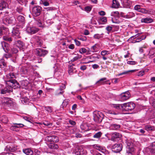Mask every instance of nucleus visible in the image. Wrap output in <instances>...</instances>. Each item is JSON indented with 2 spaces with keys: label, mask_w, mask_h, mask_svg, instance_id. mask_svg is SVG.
Returning a JSON list of instances; mask_svg holds the SVG:
<instances>
[{
  "label": "nucleus",
  "mask_w": 155,
  "mask_h": 155,
  "mask_svg": "<svg viewBox=\"0 0 155 155\" xmlns=\"http://www.w3.org/2000/svg\"><path fill=\"white\" fill-rule=\"evenodd\" d=\"M103 35V33L101 34H95L94 35V37L95 39H99L103 37L102 35Z\"/></svg>",
  "instance_id": "nucleus-47"
},
{
  "label": "nucleus",
  "mask_w": 155,
  "mask_h": 155,
  "mask_svg": "<svg viewBox=\"0 0 155 155\" xmlns=\"http://www.w3.org/2000/svg\"><path fill=\"white\" fill-rule=\"evenodd\" d=\"M42 10L41 7L39 6L34 7L32 9V13L33 16L35 17L39 15Z\"/></svg>",
  "instance_id": "nucleus-6"
},
{
  "label": "nucleus",
  "mask_w": 155,
  "mask_h": 155,
  "mask_svg": "<svg viewBox=\"0 0 155 155\" xmlns=\"http://www.w3.org/2000/svg\"><path fill=\"white\" fill-rule=\"evenodd\" d=\"M149 102L155 108V99L151 97L150 99Z\"/></svg>",
  "instance_id": "nucleus-45"
},
{
  "label": "nucleus",
  "mask_w": 155,
  "mask_h": 155,
  "mask_svg": "<svg viewBox=\"0 0 155 155\" xmlns=\"http://www.w3.org/2000/svg\"><path fill=\"white\" fill-rule=\"evenodd\" d=\"M101 55L104 56L106 55H107L109 54V52L108 51L103 50L101 51Z\"/></svg>",
  "instance_id": "nucleus-52"
},
{
  "label": "nucleus",
  "mask_w": 155,
  "mask_h": 155,
  "mask_svg": "<svg viewBox=\"0 0 155 155\" xmlns=\"http://www.w3.org/2000/svg\"><path fill=\"white\" fill-rule=\"evenodd\" d=\"M153 19L149 18H142L141 19V22L147 23H150L153 22Z\"/></svg>",
  "instance_id": "nucleus-31"
},
{
  "label": "nucleus",
  "mask_w": 155,
  "mask_h": 155,
  "mask_svg": "<svg viewBox=\"0 0 155 155\" xmlns=\"http://www.w3.org/2000/svg\"><path fill=\"white\" fill-rule=\"evenodd\" d=\"M45 109L49 113H51L52 111V109L51 107H45Z\"/></svg>",
  "instance_id": "nucleus-51"
},
{
  "label": "nucleus",
  "mask_w": 155,
  "mask_h": 155,
  "mask_svg": "<svg viewBox=\"0 0 155 155\" xmlns=\"http://www.w3.org/2000/svg\"><path fill=\"white\" fill-rule=\"evenodd\" d=\"M99 49V45L98 44H96L92 46L91 48V51L92 52H95L97 51Z\"/></svg>",
  "instance_id": "nucleus-22"
},
{
  "label": "nucleus",
  "mask_w": 155,
  "mask_h": 155,
  "mask_svg": "<svg viewBox=\"0 0 155 155\" xmlns=\"http://www.w3.org/2000/svg\"><path fill=\"white\" fill-rule=\"evenodd\" d=\"M0 64H1V66L0 67L1 68H3L5 66L6 64V63L3 60V59H2L1 61H0Z\"/></svg>",
  "instance_id": "nucleus-62"
},
{
  "label": "nucleus",
  "mask_w": 155,
  "mask_h": 155,
  "mask_svg": "<svg viewBox=\"0 0 155 155\" xmlns=\"http://www.w3.org/2000/svg\"><path fill=\"white\" fill-rule=\"evenodd\" d=\"M122 146L121 144L117 143L112 146L111 150L114 152L118 153L122 150Z\"/></svg>",
  "instance_id": "nucleus-7"
},
{
  "label": "nucleus",
  "mask_w": 155,
  "mask_h": 155,
  "mask_svg": "<svg viewBox=\"0 0 155 155\" xmlns=\"http://www.w3.org/2000/svg\"><path fill=\"white\" fill-rule=\"evenodd\" d=\"M21 100L23 104H26L28 102V99L27 97H25L23 98H21Z\"/></svg>",
  "instance_id": "nucleus-50"
},
{
  "label": "nucleus",
  "mask_w": 155,
  "mask_h": 155,
  "mask_svg": "<svg viewBox=\"0 0 155 155\" xmlns=\"http://www.w3.org/2000/svg\"><path fill=\"white\" fill-rule=\"evenodd\" d=\"M41 124H43L45 126H52V124L51 123H49L48 121H45Z\"/></svg>",
  "instance_id": "nucleus-53"
},
{
  "label": "nucleus",
  "mask_w": 155,
  "mask_h": 155,
  "mask_svg": "<svg viewBox=\"0 0 155 155\" xmlns=\"http://www.w3.org/2000/svg\"><path fill=\"white\" fill-rule=\"evenodd\" d=\"M107 79L105 77L101 78L96 82V84L98 86L107 84V82L109 81V80H107Z\"/></svg>",
  "instance_id": "nucleus-18"
},
{
  "label": "nucleus",
  "mask_w": 155,
  "mask_h": 155,
  "mask_svg": "<svg viewBox=\"0 0 155 155\" xmlns=\"http://www.w3.org/2000/svg\"><path fill=\"white\" fill-rule=\"evenodd\" d=\"M105 112L107 113L114 115H117L119 114L118 112L110 110H106Z\"/></svg>",
  "instance_id": "nucleus-39"
},
{
  "label": "nucleus",
  "mask_w": 155,
  "mask_h": 155,
  "mask_svg": "<svg viewBox=\"0 0 155 155\" xmlns=\"http://www.w3.org/2000/svg\"><path fill=\"white\" fill-rule=\"evenodd\" d=\"M141 7V5H137L134 6V9L135 10H137L138 12H139V11L140 10Z\"/></svg>",
  "instance_id": "nucleus-60"
},
{
  "label": "nucleus",
  "mask_w": 155,
  "mask_h": 155,
  "mask_svg": "<svg viewBox=\"0 0 155 155\" xmlns=\"http://www.w3.org/2000/svg\"><path fill=\"white\" fill-rule=\"evenodd\" d=\"M3 39L5 40L8 41V42H11L12 41V39L11 38L7 37H6L4 36L3 37Z\"/></svg>",
  "instance_id": "nucleus-61"
},
{
  "label": "nucleus",
  "mask_w": 155,
  "mask_h": 155,
  "mask_svg": "<svg viewBox=\"0 0 155 155\" xmlns=\"http://www.w3.org/2000/svg\"><path fill=\"white\" fill-rule=\"evenodd\" d=\"M3 22L6 25L14 24L15 23L14 18L13 17H6L4 19Z\"/></svg>",
  "instance_id": "nucleus-9"
},
{
  "label": "nucleus",
  "mask_w": 155,
  "mask_h": 155,
  "mask_svg": "<svg viewBox=\"0 0 155 155\" xmlns=\"http://www.w3.org/2000/svg\"><path fill=\"white\" fill-rule=\"evenodd\" d=\"M3 106L5 108L12 106L13 105V102L11 99L8 97H5L3 100Z\"/></svg>",
  "instance_id": "nucleus-5"
},
{
  "label": "nucleus",
  "mask_w": 155,
  "mask_h": 155,
  "mask_svg": "<svg viewBox=\"0 0 155 155\" xmlns=\"http://www.w3.org/2000/svg\"><path fill=\"white\" fill-rule=\"evenodd\" d=\"M8 6V4L6 2H3L0 4V10H2L3 9L7 7Z\"/></svg>",
  "instance_id": "nucleus-40"
},
{
  "label": "nucleus",
  "mask_w": 155,
  "mask_h": 155,
  "mask_svg": "<svg viewBox=\"0 0 155 155\" xmlns=\"http://www.w3.org/2000/svg\"><path fill=\"white\" fill-rule=\"evenodd\" d=\"M40 3L45 6L49 5L50 3H52V0H41Z\"/></svg>",
  "instance_id": "nucleus-21"
},
{
  "label": "nucleus",
  "mask_w": 155,
  "mask_h": 155,
  "mask_svg": "<svg viewBox=\"0 0 155 155\" xmlns=\"http://www.w3.org/2000/svg\"><path fill=\"white\" fill-rule=\"evenodd\" d=\"M154 52L153 50H150L149 52V54L148 55V57L150 58H153V55L154 54Z\"/></svg>",
  "instance_id": "nucleus-49"
},
{
  "label": "nucleus",
  "mask_w": 155,
  "mask_h": 155,
  "mask_svg": "<svg viewBox=\"0 0 155 155\" xmlns=\"http://www.w3.org/2000/svg\"><path fill=\"white\" fill-rule=\"evenodd\" d=\"M1 44L3 50L7 53L4 54V57L6 59L11 58L12 56V54L8 53L9 50V46L8 44L4 41L2 42Z\"/></svg>",
  "instance_id": "nucleus-3"
},
{
  "label": "nucleus",
  "mask_w": 155,
  "mask_h": 155,
  "mask_svg": "<svg viewBox=\"0 0 155 155\" xmlns=\"http://www.w3.org/2000/svg\"><path fill=\"white\" fill-rule=\"evenodd\" d=\"M68 100H64L62 103L63 107H65L68 105Z\"/></svg>",
  "instance_id": "nucleus-58"
},
{
  "label": "nucleus",
  "mask_w": 155,
  "mask_h": 155,
  "mask_svg": "<svg viewBox=\"0 0 155 155\" xmlns=\"http://www.w3.org/2000/svg\"><path fill=\"white\" fill-rule=\"evenodd\" d=\"M44 9L47 11H53L55 10V8L53 7H45Z\"/></svg>",
  "instance_id": "nucleus-57"
},
{
  "label": "nucleus",
  "mask_w": 155,
  "mask_h": 155,
  "mask_svg": "<svg viewBox=\"0 0 155 155\" xmlns=\"http://www.w3.org/2000/svg\"><path fill=\"white\" fill-rule=\"evenodd\" d=\"M81 56L80 55H77L76 57H74L71 61L72 62H74L77 60L80 59L81 58Z\"/></svg>",
  "instance_id": "nucleus-55"
},
{
  "label": "nucleus",
  "mask_w": 155,
  "mask_h": 155,
  "mask_svg": "<svg viewBox=\"0 0 155 155\" xmlns=\"http://www.w3.org/2000/svg\"><path fill=\"white\" fill-rule=\"evenodd\" d=\"M16 75L13 72H10L6 76V80H5L6 84V87L1 91V94H5L12 91L14 87H18V83L14 79L15 78Z\"/></svg>",
  "instance_id": "nucleus-1"
},
{
  "label": "nucleus",
  "mask_w": 155,
  "mask_h": 155,
  "mask_svg": "<svg viewBox=\"0 0 155 155\" xmlns=\"http://www.w3.org/2000/svg\"><path fill=\"white\" fill-rule=\"evenodd\" d=\"M102 134V133L101 132H99L94 135L93 137L95 138H99L101 137Z\"/></svg>",
  "instance_id": "nucleus-46"
},
{
  "label": "nucleus",
  "mask_w": 155,
  "mask_h": 155,
  "mask_svg": "<svg viewBox=\"0 0 155 155\" xmlns=\"http://www.w3.org/2000/svg\"><path fill=\"white\" fill-rule=\"evenodd\" d=\"M13 37L15 38H18L21 37L19 29L16 27L13 28L12 31Z\"/></svg>",
  "instance_id": "nucleus-12"
},
{
  "label": "nucleus",
  "mask_w": 155,
  "mask_h": 155,
  "mask_svg": "<svg viewBox=\"0 0 155 155\" xmlns=\"http://www.w3.org/2000/svg\"><path fill=\"white\" fill-rule=\"evenodd\" d=\"M36 53L40 56H44L48 53V51L45 50L41 48H37L36 51Z\"/></svg>",
  "instance_id": "nucleus-13"
},
{
  "label": "nucleus",
  "mask_w": 155,
  "mask_h": 155,
  "mask_svg": "<svg viewBox=\"0 0 155 155\" xmlns=\"http://www.w3.org/2000/svg\"><path fill=\"white\" fill-rule=\"evenodd\" d=\"M122 137V135L120 134L115 132L112 134L111 140L114 141H117Z\"/></svg>",
  "instance_id": "nucleus-8"
},
{
  "label": "nucleus",
  "mask_w": 155,
  "mask_h": 155,
  "mask_svg": "<svg viewBox=\"0 0 155 155\" xmlns=\"http://www.w3.org/2000/svg\"><path fill=\"white\" fill-rule=\"evenodd\" d=\"M135 15L133 12H129L126 15V18H130L134 16Z\"/></svg>",
  "instance_id": "nucleus-43"
},
{
  "label": "nucleus",
  "mask_w": 155,
  "mask_h": 155,
  "mask_svg": "<svg viewBox=\"0 0 155 155\" xmlns=\"http://www.w3.org/2000/svg\"><path fill=\"white\" fill-rule=\"evenodd\" d=\"M17 12L20 14H22L23 11V8L21 6H18L16 9Z\"/></svg>",
  "instance_id": "nucleus-42"
},
{
  "label": "nucleus",
  "mask_w": 155,
  "mask_h": 155,
  "mask_svg": "<svg viewBox=\"0 0 155 155\" xmlns=\"http://www.w3.org/2000/svg\"><path fill=\"white\" fill-rule=\"evenodd\" d=\"M139 12H141L143 14H150V11L146 10L144 8H140V10L139 11Z\"/></svg>",
  "instance_id": "nucleus-38"
},
{
  "label": "nucleus",
  "mask_w": 155,
  "mask_h": 155,
  "mask_svg": "<svg viewBox=\"0 0 155 155\" xmlns=\"http://www.w3.org/2000/svg\"><path fill=\"white\" fill-rule=\"evenodd\" d=\"M18 52L17 49L13 48L11 49V52L12 54H16Z\"/></svg>",
  "instance_id": "nucleus-59"
},
{
  "label": "nucleus",
  "mask_w": 155,
  "mask_h": 155,
  "mask_svg": "<svg viewBox=\"0 0 155 155\" xmlns=\"http://www.w3.org/2000/svg\"><path fill=\"white\" fill-rule=\"evenodd\" d=\"M28 69L25 66L21 67L20 69V72L22 76H23L24 75L28 74Z\"/></svg>",
  "instance_id": "nucleus-20"
},
{
  "label": "nucleus",
  "mask_w": 155,
  "mask_h": 155,
  "mask_svg": "<svg viewBox=\"0 0 155 155\" xmlns=\"http://www.w3.org/2000/svg\"><path fill=\"white\" fill-rule=\"evenodd\" d=\"M65 88V85L64 84H62V85L61 86H60L59 89L57 91L56 93V95H59L60 94H62L64 92V91H62Z\"/></svg>",
  "instance_id": "nucleus-25"
},
{
  "label": "nucleus",
  "mask_w": 155,
  "mask_h": 155,
  "mask_svg": "<svg viewBox=\"0 0 155 155\" xmlns=\"http://www.w3.org/2000/svg\"><path fill=\"white\" fill-rule=\"evenodd\" d=\"M83 132L87 131L89 130L90 129V127L87 123H83L80 126Z\"/></svg>",
  "instance_id": "nucleus-19"
},
{
  "label": "nucleus",
  "mask_w": 155,
  "mask_h": 155,
  "mask_svg": "<svg viewBox=\"0 0 155 155\" xmlns=\"http://www.w3.org/2000/svg\"><path fill=\"white\" fill-rule=\"evenodd\" d=\"M119 5V3L118 1L116 0H113L112 4V7L113 8H118Z\"/></svg>",
  "instance_id": "nucleus-34"
},
{
  "label": "nucleus",
  "mask_w": 155,
  "mask_h": 155,
  "mask_svg": "<svg viewBox=\"0 0 155 155\" xmlns=\"http://www.w3.org/2000/svg\"><path fill=\"white\" fill-rule=\"evenodd\" d=\"M15 43L16 46L20 49L22 48L24 45V44L23 42L22 41L19 40L16 41Z\"/></svg>",
  "instance_id": "nucleus-29"
},
{
  "label": "nucleus",
  "mask_w": 155,
  "mask_h": 155,
  "mask_svg": "<svg viewBox=\"0 0 155 155\" xmlns=\"http://www.w3.org/2000/svg\"><path fill=\"white\" fill-rule=\"evenodd\" d=\"M23 118L25 120L30 122H31V121H32L30 117H24Z\"/></svg>",
  "instance_id": "nucleus-64"
},
{
  "label": "nucleus",
  "mask_w": 155,
  "mask_h": 155,
  "mask_svg": "<svg viewBox=\"0 0 155 155\" xmlns=\"http://www.w3.org/2000/svg\"><path fill=\"white\" fill-rule=\"evenodd\" d=\"M26 31L28 33L34 34L37 32L39 31V29L34 26H28L27 27Z\"/></svg>",
  "instance_id": "nucleus-10"
},
{
  "label": "nucleus",
  "mask_w": 155,
  "mask_h": 155,
  "mask_svg": "<svg viewBox=\"0 0 155 155\" xmlns=\"http://www.w3.org/2000/svg\"><path fill=\"white\" fill-rule=\"evenodd\" d=\"M18 21L20 23L23 24L25 22V19L24 17L22 15H19L17 18Z\"/></svg>",
  "instance_id": "nucleus-35"
},
{
  "label": "nucleus",
  "mask_w": 155,
  "mask_h": 155,
  "mask_svg": "<svg viewBox=\"0 0 155 155\" xmlns=\"http://www.w3.org/2000/svg\"><path fill=\"white\" fill-rule=\"evenodd\" d=\"M151 147L148 148V149L151 154L155 153V141L153 142L150 145Z\"/></svg>",
  "instance_id": "nucleus-23"
},
{
  "label": "nucleus",
  "mask_w": 155,
  "mask_h": 155,
  "mask_svg": "<svg viewBox=\"0 0 155 155\" xmlns=\"http://www.w3.org/2000/svg\"><path fill=\"white\" fill-rule=\"evenodd\" d=\"M74 64L69 66L68 68V73L70 74H72L73 73L76 72V71L75 68H74Z\"/></svg>",
  "instance_id": "nucleus-27"
},
{
  "label": "nucleus",
  "mask_w": 155,
  "mask_h": 155,
  "mask_svg": "<svg viewBox=\"0 0 155 155\" xmlns=\"http://www.w3.org/2000/svg\"><path fill=\"white\" fill-rule=\"evenodd\" d=\"M93 117L94 121L97 123H99L102 121L104 117V115L100 111H95L94 112Z\"/></svg>",
  "instance_id": "nucleus-2"
},
{
  "label": "nucleus",
  "mask_w": 155,
  "mask_h": 155,
  "mask_svg": "<svg viewBox=\"0 0 155 155\" xmlns=\"http://www.w3.org/2000/svg\"><path fill=\"white\" fill-rule=\"evenodd\" d=\"M0 121L3 123H7L8 121V119L6 116L2 115L0 116Z\"/></svg>",
  "instance_id": "nucleus-30"
},
{
  "label": "nucleus",
  "mask_w": 155,
  "mask_h": 155,
  "mask_svg": "<svg viewBox=\"0 0 155 155\" xmlns=\"http://www.w3.org/2000/svg\"><path fill=\"white\" fill-rule=\"evenodd\" d=\"M23 151L24 153L27 155H32L33 153V151L30 148L23 149Z\"/></svg>",
  "instance_id": "nucleus-26"
},
{
  "label": "nucleus",
  "mask_w": 155,
  "mask_h": 155,
  "mask_svg": "<svg viewBox=\"0 0 155 155\" xmlns=\"http://www.w3.org/2000/svg\"><path fill=\"white\" fill-rule=\"evenodd\" d=\"M131 95L129 91L122 93L120 95V98L122 101L126 100L130 97Z\"/></svg>",
  "instance_id": "nucleus-11"
},
{
  "label": "nucleus",
  "mask_w": 155,
  "mask_h": 155,
  "mask_svg": "<svg viewBox=\"0 0 155 155\" xmlns=\"http://www.w3.org/2000/svg\"><path fill=\"white\" fill-rule=\"evenodd\" d=\"M18 2L21 5H24L25 6L26 5L27 1L26 0H17Z\"/></svg>",
  "instance_id": "nucleus-48"
},
{
  "label": "nucleus",
  "mask_w": 155,
  "mask_h": 155,
  "mask_svg": "<svg viewBox=\"0 0 155 155\" xmlns=\"http://www.w3.org/2000/svg\"><path fill=\"white\" fill-rule=\"evenodd\" d=\"M99 23L101 24L105 23L107 21V18L105 17H101L99 19Z\"/></svg>",
  "instance_id": "nucleus-33"
},
{
  "label": "nucleus",
  "mask_w": 155,
  "mask_h": 155,
  "mask_svg": "<svg viewBox=\"0 0 155 155\" xmlns=\"http://www.w3.org/2000/svg\"><path fill=\"white\" fill-rule=\"evenodd\" d=\"M116 121H114L113 123L111 124L110 126V128L111 129L115 130L119 129L120 127V126L119 124L117 123Z\"/></svg>",
  "instance_id": "nucleus-16"
},
{
  "label": "nucleus",
  "mask_w": 155,
  "mask_h": 155,
  "mask_svg": "<svg viewBox=\"0 0 155 155\" xmlns=\"http://www.w3.org/2000/svg\"><path fill=\"white\" fill-rule=\"evenodd\" d=\"M145 129L148 131L154 130L155 129L154 127L150 125H147L145 126Z\"/></svg>",
  "instance_id": "nucleus-32"
},
{
  "label": "nucleus",
  "mask_w": 155,
  "mask_h": 155,
  "mask_svg": "<svg viewBox=\"0 0 155 155\" xmlns=\"http://www.w3.org/2000/svg\"><path fill=\"white\" fill-rule=\"evenodd\" d=\"M37 40H39V44H42L43 41L41 38L38 36H34L31 38V43H35Z\"/></svg>",
  "instance_id": "nucleus-17"
},
{
  "label": "nucleus",
  "mask_w": 155,
  "mask_h": 155,
  "mask_svg": "<svg viewBox=\"0 0 155 155\" xmlns=\"http://www.w3.org/2000/svg\"><path fill=\"white\" fill-rule=\"evenodd\" d=\"M48 146L51 149H57L58 148V146L56 144L53 143H50Z\"/></svg>",
  "instance_id": "nucleus-37"
},
{
  "label": "nucleus",
  "mask_w": 155,
  "mask_h": 155,
  "mask_svg": "<svg viewBox=\"0 0 155 155\" xmlns=\"http://www.w3.org/2000/svg\"><path fill=\"white\" fill-rule=\"evenodd\" d=\"M14 124V125L13 126H14L15 128L16 129H17L18 128H19L20 127H22L24 126V124H21L15 123Z\"/></svg>",
  "instance_id": "nucleus-44"
},
{
  "label": "nucleus",
  "mask_w": 155,
  "mask_h": 155,
  "mask_svg": "<svg viewBox=\"0 0 155 155\" xmlns=\"http://www.w3.org/2000/svg\"><path fill=\"white\" fill-rule=\"evenodd\" d=\"M86 49L85 48H81L79 50V52L81 54H84L86 52Z\"/></svg>",
  "instance_id": "nucleus-63"
},
{
  "label": "nucleus",
  "mask_w": 155,
  "mask_h": 155,
  "mask_svg": "<svg viewBox=\"0 0 155 155\" xmlns=\"http://www.w3.org/2000/svg\"><path fill=\"white\" fill-rule=\"evenodd\" d=\"M122 104H114L113 105V107L117 109H120V107H122V106H121Z\"/></svg>",
  "instance_id": "nucleus-56"
},
{
  "label": "nucleus",
  "mask_w": 155,
  "mask_h": 155,
  "mask_svg": "<svg viewBox=\"0 0 155 155\" xmlns=\"http://www.w3.org/2000/svg\"><path fill=\"white\" fill-rule=\"evenodd\" d=\"M93 147L94 148L101 152L103 153L107 152H108L107 150H106L105 148L104 147L99 146L98 144L94 145Z\"/></svg>",
  "instance_id": "nucleus-14"
},
{
  "label": "nucleus",
  "mask_w": 155,
  "mask_h": 155,
  "mask_svg": "<svg viewBox=\"0 0 155 155\" xmlns=\"http://www.w3.org/2000/svg\"><path fill=\"white\" fill-rule=\"evenodd\" d=\"M121 2L125 7L129 6L130 4V2L129 0H121Z\"/></svg>",
  "instance_id": "nucleus-36"
},
{
  "label": "nucleus",
  "mask_w": 155,
  "mask_h": 155,
  "mask_svg": "<svg viewBox=\"0 0 155 155\" xmlns=\"http://www.w3.org/2000/svg\"><path fill=\"white\" fill-rule=\"evenodd\" d=\"M145 71L141 70L137 72V75L138 76H143L145 73Z\"/></svg>",
  "instance_id": "nucleus-54"
},
{
  "label": "nucleus",
  "mask_w": 155,
  "mask_h": 155,
  "mask_svg": "<svg viewBox=\"0 0 155 155\" xmlns=\"http://www.w3.org/2000/svg\"><path fill=\"white\" fill-rule=\"evenodd\" d=\"M136 71V70H129L128 71H125L124 72H123L121 73H120L118 74V76L120 75H122L124 74H128V73L130 72H133L134 71Z\"/></svg>",
  "instance_id": "nucleus-41"
},
{
  "label": "nucleus",
  "mask_w": 155,
  "mask_h": 155,
  "mask_svg": "<svg viewBox=\"0 0 155 155\" xmlns=\"http://www.w3.org/2000/svg\"><path fill=\"white\" fill-rule=\"evenodd\" d=\"M122 108L124 109L125 111H129L133 110L135 107V104L132 102L124 103L121 105Z\"/></svg>",
  "instance_id": "nucleus-4"
},
{
  "label": "nucleus",
  "mask_w": 155,
  "mask_h": 155,
  "mask_svg": "<svg viewBox=\"0 0 155 155\" xmlns=\"http://www.w3.org/2000/svg\"><path fill=\"white\" fill-rule=\"evenodd\" d=\"M36 23L39 27H43L44 26L43 20L42 19H41L39 18H38L37 19Z\"/></svg>",
  "instance_id": "nucleus-28"
},
{
  "label": "nucleus",
  "mask_w": 155,
  "mask_h": 155,
  "mask_svg": "<svg viewBox=\"0 0 155 155\" xmlns=\"http://www.w3.org/2000/svg\"><path fill=\"white\" fill-rule=\"evenodd\" d=\"M46 138L50 142H57L58 141V137L55 135L48 136Z\"/></svg>",
  "instance_id": "nucleus-15"
},
{
  "label": "nucleus",
  "mask_w": 155,
  "mask_h": 155,
  "mask_svg": "<svg viewBox=\"0 0 155 155\" xmlns=\"http://www.w3.org/2000/svg\"><path fill=\"white\" fill-rule=\"evenodd\" d=\"M16 149L17 148L13 145H11L10 146H7L5 148V150L7 151L14 152L15 151Z\"/></svg>",
  "instance_id": "nucleus-24"
}]
</instances>
